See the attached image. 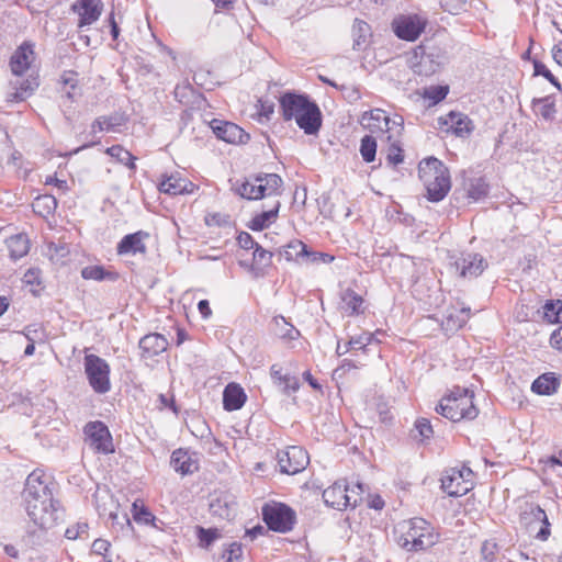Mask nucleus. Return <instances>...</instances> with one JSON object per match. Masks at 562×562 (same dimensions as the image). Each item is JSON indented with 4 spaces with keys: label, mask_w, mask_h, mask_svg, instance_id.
I'll list each match as a JSON object with an SVG mask.
<instances>
[{
    "label": "nucleus",
    "mask_w": 562,
    "mask_h": 562,
    "mask_svg": "<svg viewBox=\"0 0 562 562\" xmlns=\"http://www.w3.org/2000/svg\"><path fill=\"white\" fill-rule=\"evenodd\" d=\"M270 376L273 383L280 387L281 392L285 395H291L300 390V380L290 373H282L279 364L270 367Z\"/></svg>",
    "instance_id": "4be33fe9"
},
{
    "label": "nucleus",
    "mask_w": 562,
    "mask_h": 562,
    "mask_svg": "<svg viewBox=\"0 0 562 562\" xmlns=\"http://www.w3.org/2000/svg\"><path fill=\"white\" fill-rule=\"evenodd\" d=\"M258 114L261 117H265L266 120H270L271 115L274 112V105L273 103L269 101L259 100L258 101Z\"/></svg>",
    "instance_id": "774afa93"
},
{
    "label": "nucleus",
    "mask_w": 562,
    "mask_h": 562,
    "mask_svg": "<svg viewBox=\"0 0 562 562\" xmlns=\"http://www.w3.org/2000/svg\"><path fill=\"white\" fill-rule=\"evenodd\" d=\"M397 544L409 552L425 551L434 547L440 538L436 528L422 517H414L398 524L395 529Z\"/></svg>",
    "instance_id": "20e7f679"
},
{
    "label": "nucleus",
    "mask_w": 562,
    "mask_h": 562,
    "mask_svg": "<svg viewBox=\"0 0 562 562\" xmlns=\"http://www.w3.org/2000/svg\"><path fill=\"white\" fill-rule=\"evenodd\" d=\"M441 488L449 496L459 497L465 495L470 488L471 483L467 480H462L461 472H457V469H451L441 479Z\"/></svg>",
    "instance_id": "a211bd4d"
},
{
    "label": "nucleus",
    "mask_w": 562,
    "mask_h": 562,
    "mask_svg": "<svg viewBox=\"0 0 562 562\" xmlns=\"http://www.w3.org/2000/svg\"><path fill=\"white\" fill-rule=\"evenodd\" d=\"M170 465L181 475H189L198 470L196 460H194L190 453L182 448H179L171 453Z\"/></svg>",
    "instance_id": "b1692460"
},
{
    "label": "nucleus",
    "mask_w": 562,
    "mask_h": 562,
    "mask_svg": "<svg viewBox=\"0 0 562 562\" xmlns=\"http://www.w3.org/2000/svg\"><path fill=\"white\" fill-rule=\"evenodd\" d=\"M148 237L149 234L144 231L127 234L117 244L116 252L119 255L146 254L147 247L144 240Z\"/></svg>",
    "instance_id": "f3484780"
},
{
    "label": "nucleus",
    "mask_w": 562,
    "mask_h": 562,
    "mask_svg": "<svg viewBox=\"0 0 562 562\" xmlns=\"http://www.w3.org/2000/svg\"><path fill=\"white\" fill-rule=\"evenodd\" d=\"M374 337V334H362L357 337H351L349 339V346H351L355 349H363L368 345L372 342V338Z\"/></svg>",
    "instance_id": "0e129e2a"
},
{
    "label": "nucleus",
    "mask_w": 562,
    "mask_h": 562,
    "mask_svg": "<svg viewBox=\"0 0 562 562\" xmlns=\"http://www.w3.org/2000/svg\"><path fill=\"white\" fill-rule=\"evenodd\" d=\"M261 516L268 529L279 533L291 531L296 524L295 510L280 502L265 503L261 507Z\"/></svg>",
    "instance_id": "0eeeda50"
},
{
    "label": "nucleus",
    "mask_w": 562,
    "mask_h": 562,
    "mask_svg": "<svg viewBox=\"0 0 562 562\" xmlns=\"http://www.w3.org/2000/svg\"><path fill=\"white\" fill-rule=\"evenodd\" d=\"M83 366L85 373L92 390L98 394L108 393L111 389V369L109 363L97 355H87Z\"/></svg>",
    "instance_id": "6e6552de"
},
{
    "label": "nucleus",
    "mask_w": 562,
    "mask_h": 562,
    "mask_svg": "<svg viewBox=\"0 0 562 562\" xmlns=\"http://www.w3.org/2000/svg\"><path fill=\"white\" fill-rule=\"evenodd\" d=\"M81 278L85 280H94V281H112L115 282L119 280L120 276L116 271L106 270L102 266H87L80 271Z\"/></svg>",
    "instance_id": "f704fd0d"
},
{
    "label": "nucleus",
    "mask_w": 562,
    "mask_h": 562,
    "mask_svg": "<svg viewBox=\"0 0 562 562\" xmlns=\"http://www.w3.org/2000/svg\"><path fill=\"white\" fill-rule=\"evenodd\" d=\"M271 328L276 336L282 340H296L301 334L285 317L277 315L271 321Z\"/></svg>",
    "instance_id": "2f4dec72"
},
{
    "label": "nucleus",
    "mask_w": 562,
    "mask_h": 562,
    "mask_svg": "<svg viewBox=\"0 0 562 562\" xmlns=\"http://www.w3.org/2000/svg\"><path fill=\"white\" fill-rule=\"evenodd\" d=\"M88 445L99 453L109 454L114 452L112 435L108 426L100 420L89 422L85 428Z\"/></svg>",
    "instance_id": "9d476101"
},
{
    "label": "nucleus",
    "mask_w": 562,
    "mask_h": 562,
    "mask_svg": "<svg viewBox=\"0 0 562 562\" xmlns=\"http://www.w3.org/2000/svg\"><path fill=\"white\" fill-rule=\"evenodd\" d=\"M470 315V307L448 308L442 319L441 326L446 331H457L468 323Z\"/></svg>",
    "instance_id": "393cba45"
},
{
    "label": "nucleus",
    "mask_w": 562,
    "mask_h": 562,
    "mask_svg": "<svg viewBox=\"0 0 562 562\" xmlns=\"http://www.w3.org/2000/svg\"><path fill=\"white\" fill-rule=\"evenodd\" d=\"M522 515L530 517L532 521L542 524L536 537L539 540H547L550 536V522L544 509L535 503H526Z\"/></svg>",
    "instance_id": "bb28decb"
},
{
    "label": "nucleus",
    "mask_w": 562,
    "mask_h": 562,
    "mask_svg": "<svg viewBox=\"0 0 562 562\" xmlns=\"http://www.w3.org/2000/svg\"><path fill=\"white\" fill-rule=\"evenodd\" d=\"M436 71V66L432 64L430 56H422L420 61L416 65L415 72L419 75L429 76Z\"/></svg>",
    "instance_id": "052dcab7"
},
{
    "label": "nucleus",
    "mask_w": 562,
    "mask_h": 562,
    "mask_svg": "<svg viewBox=\"0 0 562 562\" xmlns=\"http://www.w3.org/2000/svg\"><path fill=\"white\" fill-rule=\"evenodd\" d=\"M105 154L115 158V160L124 166H126L131 170L136 169L135 160L136 157L133 156L127 149H125L121 145H113L105 149Z\"/></svg>",
    "instance_id": "58836bf2"
},
{
    "label": "nucleus",
    "mask_w": 562,
    "mask_h": 562,
    "mask_svg": "<svg viewBox=\"0 0 562 562\" xmlns=\"http://www.w3.org/2000/svg\"><path fill=\"white\" fill-rule=\"evenodd\" d=\"M159 191L170 194H184L192 193L196 188L194 183L189 181L186 178H182L180 175L175 173L170 176H164V179L159 183Z\"/></svg>",
    "instance_id": "aec40b11"
},
{
    "label": "nucleus",
    "mask_w": 562,
    "mask_h": 562,
    "mask_svg": "<svg viewBox=\"0 0 562 562\" xmlns=\"http://www.w3.org/2000/svg\"><path fill=\"white\" fill-rule=\"evenodd\" d=\"M414 427L417 432V435H415L414 438H419L420 441L428 440L434 435V430H432L430 420L425 417L418 418L415 422Z\"/></svg>",
    "instance_id": "09e8293b"
},
{
    "label": "nucleus",
    "mask_w": 562,
    "mask_h": 562,
    "mask_svg": "<svg viewBox=\"0 0 562 562\" xmlns=\"http://www.w3.org/2000/svg\"><path fill=\"white\" fill-rule=\"evenodd\" d=\"M23 335L31 342H36L43 339V328L37 324L29 325L24 328Z\"/></svg>",
    "instance_id": "680f3d73"
},
{
    "label": "nucleus",
    "mask_w": 562,
    "mask_h": 562,
    "mask_svg": "<svg viewBox=\"0 0 562 562\" xmlns=\"http://www.w3.org/2000/svg\"><path fill=\"white\" fill-rule=\"evenodd\" d=\"M111 543L104 539H97L93 541L91 546V552L98 555L103 557L104 562H112V560L108 559V552L110 550Z\"/></svg>",
    "instance_id": "4d7b16f0"
},
{
    "label": "nucleus",
    "mask_w": 562,
    "mask_h": 562,
    "mask_svg": "<svg viewBox=\"0 0 562 562\" xmlns=\"http://www.w3.org/2000/svg\"><path fill=\"white\" fill-rule=\"evenodd\" d=\"M386 160L390 166H397L398 164L403 162V149L396 142L391 143L387 150Z\"/></svg>",
    "instance_id": "864d4df0"
},
{
    "label": "nucleus",
    "mask_w": 562,
    "mask_h": 562,
    "mask_svg": "<svg viewBox=\"0 0 562 562\" xmlns=\"http://www.w3.org/2000/svg\"><path fill=\"white\" fill-rule=\"evenodd\" d=\"M360 154L366 162H372L376 155V140L371 135H366L361 138Z\"/></svg>",
    "instance_id": "c03bdc74"
},
{
    "label": "nucleus",
    "mask_w": 562,
    "mask_h": 562,
    "mask_svg": "<svg viewBox=\"0 0 562 562\" xmlns=\"http://www.w3.org/2000/svg\"><path fill=\"white\" fill-rule=\"evenodd\" d=\"M35 60L34 44L32 42H23L12 54L10 58L11 72L18 77L9 82V90L5 93L7 103H20L29 99L40 87L37 74H30L25 79L20 77L24 75Z\"/></svg>",
    "instance_id": "f03ea898"
},
{
    "label": "nucleus",
    "mask_w": 562,
    "mask_h": 562,
    "mask_svg": "<svg viewBox=\"0 0 562 562\" xmlns=\"http://www.w3.org/2000/svg\"><path fill=\"white\" fill-rule=\"evenodd\" d=\"M243 555V544L239 542H232L229 544H224L222 558L225 559V562H233L234 560L240 559Z\"/></svg>",
    "instance_id": "603ef678"
},
{
    "label": "nucleus",
    "mask_w": 562,
    "mask_h": 562,
    "mask_svg": "<svg viewBox=\"0 0 562 562\" xmlns=\"http://www.w3.org/2000/svg\"><path fill=\"white\" fill-rule=\"evenodd\" d=\"M215 136L228 144H246L250 136L240 126L233 122L214 119L210 122Z\"/></svg>",
    "instance_id": "4468645a"
},
{
    "label": "nucleus",
    "mask_w": 562,
    "mask_h": 562,
    "mask_svg": "<svg viewBox=\"0 0 562 562\" xmlns=\"http://www.w3.org/2000/svg\"><path fill=\"white\" fill-rule=\"evenodd\" d=\"M426 20L417 14L400 15L392 22V29L395 35L404 41L414 42L424 32Z\"/></svg>",
    "instance_id": "ddd939ff"
},
{
    "label": "nucleus",
    "mask_w": 562,
    "mask_h": 562,
    "mask_svg": "<svg viewBox=\"0 0 562 562\" xmlns=\"http://www.w3.org/2000/svg\"><path fill=\"white\" fill-rule=\"evenodd\" d=\"M468 196L474 201H479L487 196L490 186L484 177L471 178L468 183Z\"/></svg>",
    "instance_id": "ea45409f"
},
{
    "label": "nucleus",
    "mask_w": 562,
    "mask_h": 562,
    "mask_svg": "<svg viewBox=\"0 0 562 562\" xmlns=\"http://www.w3.org/2000/svg\"><path fill=\"white\" fill-rule=\"evenodd\" d=\"M370 35V25L363 20L356 19L352 25L353 48L364 44Z\"/></svg>",
    "instance_id": "a19ab883"
},
{
    "label": "nucleus",
    "mask_w": 562,
    "mask_h": 562,
    "mask_svg": "<svg viewBox=\"0 0 562 562\" xmlns=\"http://www.w3.org/2000/svg\"><path fill=\"white\" fill-rule=\"evenodd\" d=\"M418 177L427 191L430 202L442 201L451 189L448 167L438 158L430 156L418 164Z\"/></svg>",
    "instance_id": "39448f33"
},
{
    "label": "nucleus",
    "mask_w": 562,
    "mask_h": 562,
    "mask_svg": "<svg viewBox=\"0 0 562 562\" xmlns=\"http://www.w3.org/2000/svg\"><path fill=\"white\" fill-rule=\"evenodd\" d=\"M169 342L167 338L158 333L145 335L138 344L142 358L150 359L167 350Z\"/></svg>",
    "instance_id": "6ab92c4d"
},
{
    "label": "nucleus",
    "mask_w": 562,
    "mask_h": 562,
    "mask_svg": "<svg viewBox=\"0 0 562 562\" xmlns=\"http://www.w3.org/2000/svg\"><path fill=\"white\" fill-rule=\"evenodd\" d=\"M473 397L474 394L469 389L454 386L440 400L435 411L453 423L463 419L473 420L479 414V409L473 404Z\"/></svg>",
    "instance_id": "423d86ee"
},
{
    "label": "nucleus",
    "mask_w": 562,
    "mask_h": 562,
    "mask_svg": "<svg viewBox=\"0 0 562 562\" xmlns=\"http://www.w3.org/2000/svg\"><path fill=\"white\" fill-rule=\"evenodd\" d=\"M561 382L554 372L539 375L531 384V391L538 395L550 396L557 393Z\"/></svg>",
    "instance_id": "c85d7f7f"
},
{
    "label": "nucleus",
    "mask_w": 562,
    "mask_h": 562,
    "mask_svg": "<svg viewBox=\"0 0 562 562\" xmlns=\"http://www.w3.org/2000/svg\"><path fill=\"white\" fill-rule=\"evenodd\" d=\"M109 518L112 522V527L119 526L124 533H127L133 528L126 514L119 515L117 513H111Z\"/></svg>",
    "instance_id": "5fc2aeb1"
},
{
    "label": "nucleus",
    "mask_w": 562,
    "mask_h": 562,
    "mask_svg": "<svg viewBox=\"0 0 562 562\" xmlns=\"http://www.w3.org/2000/svg\"><path fill=\"white\" fill-rule=\"evenodd\" d=\"M543 318L551 324L562 323V301H547L543 305Z\"/></svg>",
    "instance_id": "79ce46f5"
},
{
    "label": "nucleus",
    "mask_w": 562,
    "mask_h": 562,
    "mask_svg": "<svg viewBox=\"0 0 562 562\" xmlns=\"http://www.w3.org/2000/svg\"><path fill=\"white\" fill-rule=\"evenodd\" d=\"M126 122L127 116L123 112L99 116L91 123L90 135L94 136L98 132H117Z\"/></svg>",
    "instance_id": "412c9836"
},
{
    "label": "nucleus",
    "mask_w": 562,
    "mask_h": 562,
    "mask_svg": "<svg viewBox=\"0 0 562 562\" xmlns=\"http://www.w3.org/2000/svg\"><path fill=\"white\" fill-rule=\"evenodd\" d=\"M438 124L446 133L467 138L475 128L473 121L464 113L458 111H450L446 115L438 119Z\"/></svg>",
    "instance_id": "f8f14e48"
},
{
    "label": "nucleus",
    "mask_w": 562,
    "mask_h": 562,
    "mask_svg": "<svg viewBox=\"0 0 562 562\" xmlns=\"http://www.w3.org/2000/svg\"><path fill=\"white\" fill-rule=\"evenodd\" d=\"M280 206V201L274 200L271 207L268 211L255 215L247 224V227L254 232H261L269 227L277 220Z\"/></svg>",
    "instance_id": "c756f323"
},
{
    "label": "nucleus",
    "mask_w": 562,
    "mask_h": 562,
    "mask_svg": "<svg viewBox=\"0 0 562 562\" xmlns=\"http://www.w3.org/2000/svg\"><path fill=\"white\" fill-rule=\"evenodd\" d=\"M53 483L40 470L26 479L23 491L25 509L31 520L42 529H50L63 517V508L54 498Z\"/></svg>",
    "instance_id": "f257e3e1"
},
{
    "label": "nucleus",
    "mask_w": 562,
    "mask_h": 562,
    "mask_svg": "<svg viewBox=\"0 0 562 562\" xmlns=\"http://www.w3.org/2000/svg\"><path fill=\"white\" fill-rule=\"evenodd\" d=\"M33 206L42 214H52L57 207V200L50 194L40 195L35 199Z\"/></svg>",
    "instance_id": "49530a36"
},
{
    "label": "nucleus",
    "mask_w": 562,
    "mask_h": 562,
    "mask_svg": "<svg viewBox=\"0 0 562 562\" xmlns=\"http://www.w3.org/2000/svg\"><path fill=\"white\" fill-rule=\"evenodd\" d=\"M233 190L236 194L247 200L262 199V189L256 180L245 179L243 181L236 180L233 183Z\"/></svg>",
    "instance_id": "72a5a7b5"
},
{
    "label": "nucleus",
    "mask_w": 562,
    "mask_h": 562,
    "mask_svg": "<svg viewBox=\"0 0 562 562\" xmlns=\"http://www.w3.org/2000/svg\"><path fill=\"white\" fill-rule=\"evenodd\" d=\"M349 492L350 487L348 485L336 482L324 490L322 496L327 506L341 510L348 506H357L358 498L350 496Z\"/></svg>",
    "instance_id": "2eb2a0df"
},
{
    "label": "nucleus",
    "mask_w": 562,
    "mask_h": 562,
    "mask_svg": "<svg viewBox=\"0 0 562 562\" xmlns=\"http://www.w3.org/2000/svg\"><path fill=\"white\" fill-rule=\"evenodd\" d=\"M89 526L87 522L79 521L68 527L65 531V537L70 540L87 539L89 536Z\"/></svg>",
    "instance_id": "8fccbe9b"
},
{
    "label": "nucleus",
    "mask_w": 562,
    "mask_h": 562,
    "mask_svg": "<svg viewBox=\"0 0 562 562\" xmlns=\"http://www.w3.org/2000/svg\"><path fill=\"white\" fill-rule=\"evenodd\" d=\"M205 223L207 226H228L231 224L229 215L222 213H213L205 216Z\"/></svg>",
    "instance_id": "13d9d810"
},
{
    "label": "nucleus",
    "mask_w": 562,
    "mask_h": 562,
    "mask_svg": "<svg viewBox=\"0 0 562 562\" xmlns=\"http://www.w3.org/2000/svg\"><path fill=\"white\" fill-rule=\"evenodd\" d=\"M457 272L462 278H477L487 268V261L476 252H462L453 262Z\"/></svg>",
    "instance_id": "dca6fc26"
},
{
    "label": "nucleus",
    "mask_w": 562,
    "mask_h": 562,
    "mask_svg": "<svg viewBox=\"0 0 562 562\" xmlns=\"http://www.w3.org/2000/svg\"><path fill=\"white\" fill-rule=\"evenodd\" d=\"M308 248L301 240H294L289 243L283 250L280 251V256L286 261H299L300 259H306Z\"/></svg>",
    "instance_id": "4c0bfd02"
},
{
    "label": "nucleus",
    "mask_w": 562,
    "mask_h": 562,
    "mask_svg": "<svg viewBox=\"0 0 562 562\" xmlns=\"http://www.w3.org/2000/svg\"><path fill=\"white\" fill-rule=\"evenodd\" d=\"M132 515L134 520L138 524L154 525L156 520V517L148 507L144 504H138V501H135L132 505Z\"/></svg>",
    "instance_id": "37998d69"
},
{
    "label": "nucleus",
    "mask_w": 562,
    "mask_h": 562,
    "mask_svg": "<svg viewBox=\"0 0 562 562\" xmlns=\"http://www.w3.org/2000/svg\"><path fill=\"white\" fill-rule=\"evenodd\" d=\"M256 182L262 189V198L278 196L282 193V178L277 173H259L255 176Z\"/></svg>",
    "instance_id": "7c9ffc66"
},
{
    "label": "nucleus",
    "mask_w": 562,
    "mask_h": 562,
    "mask_svg": "<svg viewBox=\"0 0 562 562\" xmlns=\"http://www.w3.org/2000/svg\"><path fill=\"white\" fill-rule=\"evenodd\" d=\"M481 553L485 562H494L501 559H505V555H501L498 546L493 540H486L482 543Z\"/></svg>",
    "instance_id": "de8ad7c7"
},
{
    "label": "nucleus",
    "mask_w": 562,
    "mask_h": 562,
    "mask_svg": "<svg viewBox=\"0 0 562 562\" xmlns=\"http://www.w3.org/2000/svg\"><path fill=\"white\" fill-rule=\"evenodd\" d=\"M247 400L244 389L237 383H228L223 392V406L227 412L240 409Z\"/></svg>",
    "instance_id": "5701e85b"
},
{
    "label": "nucleus",
    "mask_w": 562,
    "mask_h": 562,
    "mask_svg": "<svg viewBox=\"0 0 562 562\" xmlns=\"http://www.w3.org/2000/svg\"><path fill=\"white\" fill-rule=\"evenodd\" d=\"M254 261L261 266H269L271 263L272 254L263 249L259 244L254 248Z\"/></svg>",
    "instance_id": "bf43d9fd"
},
{
    "label": "nucleus",
    "mask_w": 562,
    "mask_h": 562,
    "mask_svg": "<svg viewBox=\"0 0 562 562\" xmlns=\"http://www.w3.org/2000/svg\"><path fill=\"white\" fill-rule=\"evenodd\" d=\"M42 271L38 268H30L23 276V282L29 285H40Z\"/></svg>",
    "instance_id": "69168bd1"
},
{
    "label": "nucleus",
    "mask_w": 562,
    "mask_h": 562,
    "mask_svg": "<svg viewBox=\"0 0 562 562\" xmlns=\"http://www.w3.org/2000/svg\"><path fill=\"white\" fill-rule=\"evenodd\" d=\"M449 92L448 87L446 86H435L430 87L425 91V97L431 100L434 103H438L442 101Z\"/></svg>",
    "instance_id": "6e6d98bb"
},
{
    "label": "nucleus",
    "mask_w": 562,
    "mask_h": 562,
    "mask_svg": "<svg viewBox=\"0 0 562 562\" xmlns=\"http://www.w3.org/2000/svg\"><path fill=\"white\" fill-rule=\"evenodd\" d=\"M79 27L90 25L99 20L102 14L103 3L101 0H79Z\"/></svg>",
    "instance_id": "a878e982"
},
{
    "label": "nucleus",
    "mask_w": 562,
    "mask_h": 562,
    "mask_svg": "<svg viewBox=\"0 0 562 562\" xmlns=\"http://www.w3.org/2000/svg\"><path fill=\"white\" fill-rule=\"evenodd\" d=\"M237 241L238 245L246 250L254 249L256 245H258V243L255 241L252 236L247 232L239 233V235L237 236Z\"/></svg>",
    "instance_id": "338daca9"
},
{
    "label": "nucleus",
    "mask_w": 562,
    "mask_h": 562,
    "mask_svg": "<svg viewBox=\"0 0 562 562\" xmlns=\"http://www.w3.org/2000/svg\"><path fill=\"white\" fill-rule=\"evenodd\" d=\"M235 502L228 499L227 496H218L213 498L210 503V510L213 516L223 519H231L235 514Z\"/></svg>",
    "instance_id": "e433bc0d"
},
{
    "label": "nucleus",
    "mask_w": 562,
    "mask_h": 562,
    "mask_svg": "<svg viewBox=\"0 0 562 562\" xmlns=\"http://www.w3.org/2000/svg\"><path fill=\"white\" fill-rule=\"evenodd\" d=\"M533 75L542 76L547 80H549L559 91H562V87L557 77L552 75V72L547 68V66L540 60H533Z\"/></svg>",
    "instance_id": "3c124183"
},
{
    "label": "nucleus",
    "mask_w": 562,
    "mask_h": 562,
    "mask_svg": "<svg viewBox=\"0 0 562 562\" xmlns=\"http://www.w3.org/2000/svg\"><path fill=\"white\" fill-rule=\"evenodd\" d=\"M280 113L284 121L294 120L307 135H315L322 127V112L306 94L286 91L279 98Z\"/></svg>",
    "instance_id": "7ed1b4c3"
},
{
    "label": "nucleus",
    "mask_w": 562,
    "mask_h": 562,
    "mask_svg": "<svg viewBox=\"0 0 562 562\" xmlns=\"http://www.w3.org/2000/svg\"><path fill=\"white\" fill-rule=\"evenodd\" d=\"M362 123L372 133L381 132L387 134L386 139L389 142L393 138V134H391L393 130H396L397 134L403 130V119L401 116L390 119L386 112L381 109H373L370 112H366L362 115Z\"/></svg>",
    "instance_id": "1a4fd4ad"
},
{
    "label": "nucleus",
    "mask_w": 562,
    "mask_h": 562,
    "mask_svg": "<svg viewBox=\"0 0 562 562\" xmlns=\"http://www.w3.org/2000/svg\"><path fill=\"white\" fill-rule=\"evenodd\" d=\"M196 537L202 548H209L215 540L222 537L217 528L196 527Z\"/></svg>",
    "instance_id": "a18cd8bd"
},
{
    "label": "nucleus",
    "mask_w": 562,
    "mask_h": 562,
    "mask_svg": "<svg viewBox=\"0 0 562 562\" xmlns=\"http://www.w3.org/2000/svg\"><path fill=\"white\" fill-rule=\"evenodd\" d=\"M363 297L352 289H346L341 293V310L348 315H359L363 313Z\"/></svg>",
    "instance_id": "473e14b6"
},
{
    "label": "nucleus",
    "mask_w": 562,
    "mask_h": 562,
    "mask_svg": "<svg viewBox=\"0 0 562 562\" xmlns=\"http://www.w3.org/2000/svg\"><path fill=\"white\" fill-rule=\"evenodd\" d=\"M334 260V256L327 252H321V251H307V256L305 261L315 263V262H324V263H330Z\"/></svg>",
    "instance_id": "e2e57ef3"
},
{
    "label": "nucleus",
    "mask_w": 562,
    "mask_h": 562,
    "mask_svg": "<svg viewBox=\"0 0 562 562\" xmlns=\"http://www.w3.org/2000/svg\"><path fill=\"white\" fill-rule=\"evenodd\" d=\"M277 461L281 473L294 475L307 467L310 462L306 450L299 446H290L277 453Z\"/></svg>",
    "instance_id": "9b49d317"
},
{
    "label": "nucleus",
    "mask_w": 562,
    "mask_h": 562,
    "mask_svg": "<svg viewBox=\"0 0 562 562\" xmlns=\"http://www.w3.org/2000/svg\"><path fill=\"white\" fill-rule=\"evenodd\" d=\"M10 258L19 260L30 251V240L25 234H16L7 239Z\"/></svg>",
    "instance_id": "c9c22d12"
},
{
    "label": "nucleus",
    "mask_w": 562,
    "mask_h": 562,
    "mask_svg": "<svg viewBox=\"0 0 562 562\" xmlns=\"http://www.w3.org/2000/svg\"><path fill=\"white\" fill-rule=\"evenodd\" d=\"M531 110L537 117L546 122H553L557 115L555 100L552 94L542 98H533Z\"/></svg>",
    "instance_id": "cd10ccee"
}]
</instances>
